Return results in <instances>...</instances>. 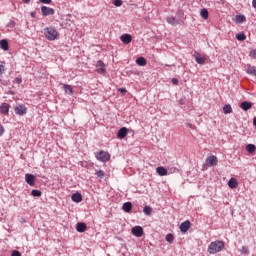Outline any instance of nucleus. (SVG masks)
<instances>
[{
	"mask_svg": "<svg viewBox=\"0 0 256 256\" xmlns=\"http://www.w3.org/2000/svg\"><path fill=\"white\" fill-rule=\"evenodd\" d=\"M223 249H225V243L223 241L216 240L211 242L208 246V253H210V255H215V253H220Z\"/></svg>",
	"mask_w": 256,
	"mask_h": 256,
	"instance_id": "nucleus-1",
	"label": "nucleus"
},
{
	"mask_svg": "<svg viewBox=\"0 0 256 256\" xmlns=\"http://www.w3.org/2000/svg\"><path fill=\"white\" fill-rule=\"evenodd\" d=\"M44 35L48 41H55V39H57L58 33L53 26H50L44 29Z\"/></svg>",
	"mask_w": 256,
	"mask_h": 256,
	"instance_id": "nucleus-2",
	"label": "nucleus"
},
{
	"mask_svg": "<svg viewBox=\"0 0 256 256\" xmlns=\"http://www.w3.org/2000/svg\"><path fill=\"white\" fill-rule=\"evenodd\" d=\"M96 159L102 163H107V161L111 159V155L108 152L102 150L96 154Z\"/></svg>",
	"mask_w": 256,
	"mask_h": 256,
	"instance_id": "nucleus-3",
	"label": "nucleus"
},
{
	"mask_svg": "<svg viewBox=\"0 0 256 256\" xmlns=\"http://www.w3.org/2000/svg\"><path fill=\"white\" fill-rule=\"evenodd\" d=\"M217 163H219V160L215 155L208 156L205 161V164L207 165V167H215L217 166Z\"/></svg>",
	"mask_w": 256,
	"mask_h": 256,
	"instance_id": "nucleus-4",
	"label": "nucleus"
},
{
	"mask_svg": "<svg viewBox=\"0 0 256 256\" xmlns=\"http://www.w3.org/2000/svg\"><path fill=\"white\" fill-rule=\"evenodd\" d=\"M41 13L43 17H49V15H55V9L49 8L47 6H42Z\"/></svg>",
	"mask_w": 256,
	"mask_h": 256,
	"instance_id": "nucleus-5",
	"label": "nucleus"
},
{
	"mask_svg": "<svg viewBox=\"0 0 256 256\" xmlns=\"http://www.w3.org/2000/svg\"><path fill=\"white\" fill-rule=\"evenodd\" d=\"M193 57L198 65H205V61H207V58L203 57L199 52H194Z\"/></svg>",
	"mask_w": 256,
	"mask_h": 256,
	"instance_id": "nucleus-6",
	"label": "nucleus"
},
{
	"mask_svg": "<svg viewBox=\"0 0 256 256\" xmlns=\"http://www.w3.org/2000/svg\"><path fill=\"white\" fill-rule=\"evenodd\" d=\"M189 229H191V221L186 220L181 223V225H180L181 233H187L189 231Z\"/></svg>",
	"mask_w": 256,
	"mask_h": 256,
	"instance_id": "nucleus-7",
	"label": "nucleus"
},
{
	"mask_svg": "<svg viewBox=\"0 0 256 256\" xmlns=\"http://www.w3.org/2000/svg\"><path fill=\"white\" fill-rule=\"evenodd\" d=\"M132 235H134V237H143V227L141 226H135L132 228Z\"/></svg>",
	"mask_w": 256,
	"mask_h": 256,
	"instance_id": "nucleus-8",
	"label": "nucleus"
},
{
	"mask_svg": "<svg viewBox=\"0 0 256 256\" xmlns=\"http://www.w3.org/2000/svg\"><path fill=\"white\" fill-rule=\"evenodd\" d=\"M14 111L16 115H27V107L25 105L16 106Z\"/></svg>",
	"mask_w": 256,
	"mask_h": 256,
	"instance_id": "nucleus-9",
	"label": "nucleus"
},
{
	"mask_svg": "<svg viewBox=\"0 0 256 256\" xmlns=\"http://www.w3.org/2000/svg\"><path fill=\"white\" fill-rule=\"evenodd\" d=\"M120 41H122V43H124V45H129V43H131V41H133V37L130 34H123L120 37Z\"/></svg>",
	"mask_w": 256,
	"mask_h": 256,
	"instance_id": "nucleus-10",
	"label": "nucleus"
},
{
	"mask_svg": "<svg viewBox=\"0 0 256 256\" xmlns=\"http://www.w3.org/2000/svg\"><path fill=\"white\" fill-rule=\"evenodd\" d=\"M96 69H97V73H100V75H103V73H105V71H106L105 63H103V61L99 60L96 63Z\"/></svg>",
	"mask_w": 256,
	"mask_h": 256,
	"instance_id": "nucleus-11",
	"label": "nucleus"
},
{
	"mask_svg": "<svg viewBox=\"0 0 256 256\" xmlns=\"http://www.w3.org/2000/svg\"><path fill=\"white\" fill-rule=\"evenodd\" d=\"M128 129L126 127H122L118 130L117 138L118 139H125L127 137Z\"/></svg>",
	"mask_w": 256,
	"mask_h": 256,
	"instance_id": "nucleus-12",
	"label": "nucleus"
},
{
	"mask_svg": "<svg viewBox=\"0 0 256 256\" xmlns=\"http://www.w3.org/2000/svg\"><path fill=\"white\" fill-rule=\"evenodd\" d=\"M25 181L30 187H33L35 185V175L33 174H26L25 175Z\"/></svg>",
	"mask_w": 256,
	"mask_h": 256,
	"instance_id": "nucleus-13",
	"label": "nucleus"
},
{
	"mask_svg": "<svg viewBox=\"0 0 256 256\" xmlns=\"http://www.w3.org/2000/svg\"><path fill=\"white\" fill-rule=\"evenodd\" d=\"M76 231H78V233H85L87 231V224L84 222H78L76 225Z\"/></svg>",
	"mask_w": 256,
	"mask_h": 256,
	"instance_id": "nucleus-14",
	"label": "nucleus"
},
{
	"mask_svg": "<svg viewBox=\"0 0 256 256\" xmlns=\"http://www.w3.org/2000/svg\"><path fill=\"white\" fill-rule=\"evenodd\" d=\"M251 107H253V103H251L249 101H244V102L240 103V109H242L243 111H249V109H251Z\"/></svg>",
	"mask_w": 256,
	"mask_h": 256,
	"instance_id": "nucleus-15",
	"label": "nucleus"
},
{
	"mask_svg": "<svg viewBox=\"0 0 256 256\" xmlns=\"http://www.w3.org/2000/svg\"><path fill=\"white\" fill-rule=\"evenodd\" d=\"M71 199L72 201H74V203H81V201H83V196L81 195V193L76 192L72 194Z\"/></svg>",
	"mask_w": 256,
	"mask_h": 256,
	"instance_id": "nucleus-16",
	"label": "nucleus"
},
{
	"mask_svg": "<svg viewBox=\"0 0 256 256\" xmlns=\"http://www.w3.org/2000/svg\"><path fill=\"white\" fill-rule=\"evenodd\" d=\"M9 107V104L2 103L0 106V113H2V115H9Z\"/></svg>",
	"mask_w": 256,
	"mask_h": 256,
	"instance_id": "nucleus-17",
	"label": "nucleus"
},
{
	"mask_svg": "<svg viewBox=\"0 0 256 256\" xmlns=\"http://www.w3.org/2000/svg\"><path fill=\"white\" fill-rule=\"evenodd\" d=\"M123 211H125V213H131L132 209H133V203L131 202H126L123 204L122 206Z\"/></svg>",
	"mask_w": 256,
	"mask_h": 256,
	"instance_id": "nucleus-18",
	"label": "nucleus"
},
{
	"mask_svg": "<svg viewBox=\"0 0 256 256\" xmlns=\"http://www.w3.org/2000/svg\"><path fill=\"white\" fill-rule=\"evenodd\" d=\"M239 183L237 182V179L235 178H231L229 181H228V186L230 187V189H237Z\"/></svg>",
	"mask_w": 256,
	"mask_h": 256,
	"instance_id": "nucleus-19",
	"label": "nucleus"
},
{
	"mask_svg": "<svg viewBox=\"0 0 256 256\" xmlns=\"http://www.w3.org/2000/svg\"><path fill=\"white\" fill-rule=\"evenodd\" d=\"M0 47L3 49V51H9V41L6 39L0 40Z\"/></svg>",
	"mask_w": 256,
	"mask_h": 256,
	"instance_id": "nucleus-20",
	"label": "nucleus"
},
{
	"mask_svg": "<svg viewBox=\"0 0 256 256\" xmlns=\"http://www.w3.org/2000/svg\"><path fill=\"white\" fill-rule=\"evenodd\" d=\"M156 172L160 175V177H165L167 175L168 171L165 167L159 166L156 168Z\"/></svg>",
	"mask_w": 256,
	"mask_h": 256,
	"instance_id": "nucleus-21",
	"label": "nucleus"
},
{
	"mask_svg": "<svg viewBox=\"0 0 256 256\" xmlns=\"http://www.w3.org/2000/svg\"><path fill=\"white\" fill-rule=\"evenodd\" d=\"M247 73L248 75H252L253 77H256V67L252 66L251 64H248Z\"/></svg>",
	"mask_w": 256,
	"mask_h": 256,
	"instance_id": "nucleus-22",
	"label": "nucleus"
},
{
	"mask_svg": "<svg viewBox=\"0 0 256 256\" xmlns=\"http://www.w3.org/2000/svg\"><path fill=\"white\" fill-rule=\"evenodd\" d=\"M136 63L139 67H145V65H147V60L144 57H139L136 59Z\"/></svg>",
	"mask_w": 256,
	"mask_h": 256,
	"instance_id": "nucleus-23",
	"label": "nucleus"
},
{
	"mask_svg": "<svg viewBox=\"0 0 256 256\" xmlns=\"http://www.w3.org/2000/svg\"><path fill=\"white\" fill-rule=\"evenodd\" d=\"M223 113L225 115H229V113H233V108L231 107V104H226L223 107Z\"/></svg>",
	"mask_w": 256,
	"mask_h": 256,
	"instance_id": "nucleus-24",
	"label": "nucleus"
},
{
	"mask_svg": "<svg viewBox=\"0 0 256 256\" xmlns=\"http://www.w3.org/2000/svg\"><path fill=\"white\" fill-rule=\"evenodd\" d=\"M247 21V18L245 15H236L235 22L236 23H245Z\"/></svg>",
	"mask_w": 256,
	"mask_h": 256,
	"instance_id": "nucleus-25",
	"label": "nucleus"
},
{
	"mask_svg": "<svg viewBox=\"0 0 256 256\" xmlns=\"http://www.w3.org/2000/svg\"><path fill=\"white\" fill-rule=\"evenodd\" d=\"M200 15L202 19H209V10H207V8L202 9Z\"/></svg>",
	"mask_w": 256,
	"mask_h": 256,
	"instance_id": "nucleus-26",
	"label": "nucleus"
},
{
	"mask_svg": "<svg viewBox=\"0 0 256 256\" xmlns=\"http://www.w3.org/2000/svg\"><path fill=\"white\" fill-rule=\"evenodd\" d=\"M64 91L68 95H73V88L69 84H64Z\"/></svg>",
	"mask_w": 256,
	"mask_h": 256,
	"instance_id": "nucleus-27",
	"label": "nucleus"
},
{
	"mask_svg": "<svg viewBox=\"0 0 256 256\" xmlns=\"http://www.w3.org/2000/svg\"><path fill=\"white\" fill-rule=\"evenodd\" d=\"M31 195L32 197H41V195H43V192H41V190L33 189L31 191Z\"/></svg>",
	"mask_w": 256,
	"mask_h": 256,
	"instance_id": "nucleus-28",
	"label": "nucleus"
},
{
	"mask_svg": "<svg viewBox=\"0 0 256 256\" xmlns=\"http://www.w3.org/2000/svg\"><path fill=\"white\" fill-rule=\"evenodd\" d=\"M255 149H256L255 144H248L246 146V151H248V153H255Z\"/></svg>",
	"mask_w": 256,
	"mask_h": 256,
	"instance_id": "nucleus-29",
	"label": "nucleus"
},
{
	"mask_svg": "<svg viewBox=\"0 0 256 256\" xmlns=\"http://www.w3.org/2000/svg\"><path fill=\"white\" fill-rule=\"evenodd\" d=\"M236 39H237L238 41H245V39H247V36L245 35V33H238V34L236 35Z\"/></svg>",
	"mask_w": 256,
	"mask_h": 256,
	"instance_id": "nucleus-30",
	"label": "nucleus"
},
{
	"mask_svg": "<svg viewBox=\"0 0 256 256\" xmlns=\"http://www.w3.org/2000/svg\"><path fill=\"white\" fill-rule=\"evenodd\" d=\"M143 212L145 213V215H151V213L153 212V208H151V206H145Z\"/></svg>",
	"mask_w": 256,
	"mask_h": 256,
	"instance_id": "nucleus-31",
	"label": "nucleus"
},
{
	"mask_svg": "<svg viewBox=\"0 0 256 256\" xmlns=\"http://www.w3.org/2000/svg\"><path fill=\"white\" fill-rule=\"evenodd\" d=\"M167 23H169L170 25H177V20L175 19V17H168Z\"/></svg>",
	"mask_w": 256,
	"mask_h": 256,
	"instance_id": "nucleus-32",
	"label": "nucleus"
},
{
	"mask_svg": "<svg viewBox=\"0 0 256 256\" xmlns=\"http://www.w3.org/2000/svg\"><path fill=\"white\" fill-rule=\"evenodd\" d=\"M173 239H174L173 234L169 233V234L166 235V241L168 243H170V244L173 243Z\"/></svg>",
	"mask_w": 256,
	"mask_h": 256,
	"instance_id": "nucleus-33",
	"label": "nucleus"
},
{
	"mask_svg": "<svg viewBox=\"0 0 256 256\" xmlns=\"http://www.w3.org/2000/svg\"><path fill=\"white\" fill-rule=\"evenodd\" d=\"M240 252L242 253V255H249V248L242 246Z\"/></svg>",
	"mask_w": 256,
	"mask_h": 256,
	"instance_id": "nucleus-34",
	"label": "nucleus"
},
{
	"mask_svg": "<svg viewBox=\"0 0 256 256\" xmlns=\"http://www.w3.org/2000/svg\"><path fill=\"white\" fill-rule=\"evenodd\" d=\"M96 175L100 179H103V177H105V172L103 170H99V171L96 172Z\"/></svg>",
	"mask_w": 256,
	"mask_h": 256,
	"instance_id": "nucleus-35",
	"label": "nucleus"
},
{
	"mask_svg": "<svg viewBox=\"0 0 256 256\" xmlns=\"http://www.w3.org/2000/svg\"><path fill=\"white\" fill-rule=\"evenodd\" d=\"M113 4L115 7H121V5H123V0H114Z\"/></svg>",
	"mask_w": 256,
	"mask_h": 256,
	"instance_id": "nucleus-36",
	"label": "nucleus"
},
{
	"mask_svg": "<svg viewBox=\"0 0 256 256\" xmlns=\"http://www.w3.org/2000/svg\"><path fill=\"white\" fill-rule=\"evenodd\" d=\"M249 55L252 57V59H256V49L251 50Z\"/></svg>",
	"mask_w": 256,
	"mask_h": 256,
	"instance_id": "nucleus-37",
	"label": "nucleus"
},
{
	"mask_svg": "<svg viewBox=\"0 0 256 256\" xmlns=\"http://www.w3.org/2000/svg\"><path fill=\"white\" fill-rule=\"evenodd\" d=\"M11 256H21V252L19 250H13Z\"/></svg>",
	"mask_w": 256,
	"mask_h": 256,
	"instance_id": "nucleus-38",
	"label": "nucleus"
},
{
	"mask_svg": "<svg viewBox=\"0 0 256 256\" xmlns=\"http://www.w3.org/2000/svg\"><path fill=\"white\" fill-rule=\"evenodd\" d=\"M40 3H44V5H51L52 0H40Z\"/></svg>",
	"mask_w": 256,
	"mask_h": 256,
	"instance_id": "nucleus-39",
	"label": "nucleus"
},
{
	"mask_svg": "<svg viewBox=\"0 0 256 256\" xmlns=\"http://www.w3.org/2000/svg\"><path fill=\"white\" fill-rule=\"evenodd\" d=\"M5 133V127L0 124V137H3V134Z\"/></svg>",
	"mask_w": 256,
	"mask_h": 256,
	"instance_id": "nucleus-40",
	"label": "nucleus"
},
{
	"mask_svg": "<svg viewBox=\"0 0 256 256\" xmlns=\"http://www.w3.org/2000/svg\"><path fill=\"white\" fill-rule=\"evenodd\" d=\"M3 73H5V66L0 64V75H3Z\"/></svg>",
	"mask_w": 256,
	"mask_h": 256,
	"instance_id": "nucleus-41",
	"label": "nucleus"
},
{
	"mask_svg": "<svg viewBox=\"0 0 256 256\" xmlns=\"http://www.w3.org/2000/svg\"><path fill=\"white\" fill-rule=\"evenodd\" d=\"M15 82L18 84V85H21L23 83V79L19 78V77H16L15 78Z\"/></svg>",
	"mask_w": 256,
	"mask_h": 256,
	"instance_id": "nucleus-42",
	"label": "nucleus"
},
{
	"mask_svg": "<svg viewBox=\"0 0 256 256\" xmlns=\"http://www.w3.org/2000/svg\"><path fill=\"white\" fill-rule=\"evenodd\" d=\"M15 25H16L15 21H10L9 24H8V27L13 29V27H15Z\"/></svg>",
	"mask_w": 256,
	"mask_h": 256,
	"instance_id": "nucleus-43",
	"label": "nucleus"
},
{
	"mask_svg": "<svg viewBox=\"0 0 256 256\" xmlns=\"http://www.w3.org/2000/svg\"><path fill=\"white\" fill-rule=\"evenodd\" d=\"M172 83H173V85H179V79L173 78Z\"/></svg>",
	"mask_w": 256,
	"mask_h": 256,
	"instance_id": "nucleus-44",
	"label": "nucleus"
},
{
	"mask_svg": "<svg viewBox=\"0 0 256 256\" xmlns=\"http://www.w3.org/2000/svg\"><path fill=\"white\" fill-rule=\"evenodd\" d=\"M30 15H31L32 19H35V17H37V13L36 12H31Z\"/></svg>",
	"mask_w": 256,
	"mask_h": 256,
	"instance_id": "nucleus-45",
	"label": "nucleus"
},
{
	"mask_svg": "<svg viewBox=\"0 0 256 256\" xmlns=\"http://www.w3.org/2000/svg\"><path fill=\"white\" fill-rule=\"evenodd\" d=\"M119 91H120V93H127V89H125V88H120Z\"/></svg>",
	"mask_w": 256,
	"mask_h": 256,
	"instance_id": "nucleus-46",
	"label": "nucleus"
},
{
	"mask_svg": "<svg viewBox=\"0 0 256 256\" xmlns=\"http://www.w3.org/2000/svg\"><path fill=\"white\" fill-rule=\"evenodd\" d=\"M252 6L254 7V9H256V0L252 1Z\"/></svg>",
	"mask_w": 256,
	"mask_h": 256,
	"instance_id": "nucleus-47",
	"label": "nucleus"
},
{
	"mask_svg": "<svg viewBox=\"0 0 256 256\" xmlns=\"http://www.w3.org/2000/svg\"><path fill=\"white\" fill-rule=\"evenodd\" d=\"M24 3H27V4H29V3H31V0H22Z\"/></svg>",
	"mask_w": 256,
	"mask_h": 256,
	"instance_id": "nucleus-48",
	"label": "nucleus"
},
{
	"mask_svg": "<svg viewBox=\"0 0 256 256\" xmlns=\"http://www.w3.org/2000/svg\"><path fill=\"white\" fill-rule=\"evenodd\" d=\"M253 125H254V127H256V117H254V119H253Z\"/></svg>",
	"mask_w": 256,
	"mask_h": 256,
	"instance_id": "nucleus-49",
	"label": "nucleus"
},
{
	"mask_svg": "<svg viewBox=\"0 0 256 256\" xmlns=\"http://www.w3.org/2000/svg\"><path fill=\"white\" fill-rule=\"evenodd\" d=\"M181 105H183V100H180Z\"/></svg>",
	"mask_w": 256,
	"mask_h": 256,
	"instance_id": "nucleus-50",
	"label": "nucleus"
}]
</instances>
